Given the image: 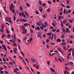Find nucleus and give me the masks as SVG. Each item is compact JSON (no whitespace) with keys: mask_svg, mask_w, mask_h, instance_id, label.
<instances>
[{"mask_svg":"<svg viewBox=\"0 0 74 74\" xmlns=\"http://www.w3.org/2000/svg\"><path fill=\"white\" fill-rule=\"evenodd\" d=\"M26 5L27 7H30V4L28 3H26Z\"/></svg>","mask_w":74,"mask_h":74,"instance_id":"9b49d317","label":"nucleus"},{"mask_svg":"<svg viewBox=\"0 0 74 74\" xmlns=\"http://www.w3.org/2000/svg\"><path fill=\"white\" fill-rule=\"evenodd\" d=\"M11 6L12 7V8H14V5L12 4H11Z\"/></svg>","mask_w":74,"mask_h":74,"instance_id":"7c9ffc66","label":"nucleus"},{"mask_svg":"<svg viewBox=\"0 0 74 74\" xmlns=\"http://www.w3.org/2000/svg\"><path fill=\"white\" fill-rule=\"evenodd\" d=\"M39 3V4H40V5H42V2H41V1L40 0H39L38 1Z\"/></svg>","mask_w":74,"mask_h":74,"instance_id":"a211bd4d","label":"nucleus"},{"mask_svg":"<svg viewBox=\"0 0 74 74\" xmlns=\"http://www.w3.org/2000/svg\"><path fill=\"white\" fill-rule=\"evenodd\" d=\"M5 35H4V34H3V35L1 36V38L2 39H3V37H5Z\"/></svg>","mask_w":74,"mask_h":74,"instance_id":"6ab92c4d","label":"nucleus"},{"mask_svg":"<svg viewBox=\"0 0 74 74\" xmlns=\"http://www.w3.org/2000/svg\"><path fill=\"white\" fill-rule=\"evenodd\" d=\"M52 26H53L54 27H55V23H52Z\"/></svg>","mask_w":74,"mask_h":74,"instance_id":"c756f323","label":"nucleus"},{"mask_svg":"<svg viewBox=\"0 0 74 74\" xmlns=\"http://www.w3.org/2000/svg\"><path fill=\"white\" fill-rule=\"evenodd\" d=\"M70 0H66V2L67 4H69V1Z\"/></svg>","mask_w":74,"mask_h":74,"instance_id":"58836bf2","label":"nucleus"},{"mask_svg":"<svg viewBox=\"0 0 74 74\" xmlns=\"http://www.w3.org/2000/svg\"><path fill=\"white\" fill-rule=\"evenodd\" d=\"M30 31L31 33H33V31L31 29H30Z\"/></svg>","mask_w":74,"mask_h":74,"instance_id":"4c0bfd02","label":"nucleus"},{"mask_svg":"<svg viewBox=\"0 0 74 74\" xmlns=\"http://www.w3.org/2000/svg\"><path fill=\"white\" fill-rule=\"evenodd\" d=\"M14 35H12V38H14V39H16V38L15 37V34H14Z\"/></svg>","mask_w":74,"mask_h":74,"instance_id":"f8f14e48","label":"nucleus"},{"mask_svg":"<svg viewBox=\"0 0 74 74\" xmlns=\"http://www.w3.org/2000/svg\"><path fill=\"white\" fill-rule=\"evenodd\" d=\"M50 62L49 61H47V64H48V65H49Z\"/></svg>","mask_w":74,"mask_h":74,"instance_id":"052dcab7","label":"nucleus"},{"mask_svg":"<svg viewBox=\"0 0 74 74\" xmlns=\"http://www.w3.org/2000/svg\"><path fill=\"white\" fill-rule=\"evenodd\" d=\"M0 42L1 44H3V41L1 40H0Z\"/></svg>","mask_w":74,"mask_h":74,"instance_id":"6e6d98bb","label":"nucleus"},{"mask_svg":"<svg viewBox=\"0 0 74 74\" xmlns=\"http://www.w3.org/2000/svg\"><path fill=\"white\" fill-rule=\"evenodd\" d=\"M3 62H5L6 60H5V58H3Z\"/></svg>","mask_w":74,"mask_h":74,"instance_id":"338daca9","label":"nucleus"},{"mask_svg":"<svg viewBox=\"0 0 74 74\" xmlns=\"http://www.w3.org/2000/svg\"><path fill=\"white\" fill-rule=\"evenodd\" d=\"M57 41L58 42H60V40L59 39H58L57 40Z\"/></svg>","mask_w":74,"mask_h":74,"instance_id":"a18cd8bd","label":"nucleus"},{"mask_svg":"<svg viewBox=\"0 0 74 74\" xmlns=\"http://www.w3.org/2000/svg\"><path fill=\"white\" fill-rule=\"evenodd\" d=\"M46 47H47V49H49V47L47 45H46Z\"/></svg>","mask_w":74,"mask_h":74,"instance_id":"c03bdc74","label":"nucleus"},{"mask_svg":"<svg viewBox=\"0 0 74 74\" xmlns=\"http://www.w3.org/2000/svg\"><path fill=\"white\" fill-rule=\"evenodd\" d=\"M66 42H64V43L61 44V45H66Z\"/></svg>","mask_w":74,"mask_h":74,"instance_id":"e433bc0d","label":"nucleus"},{"mask_svg":"<svg viewBox=\"0 0 74 74\" xmlns=\"http://www.w3.org/2000/svg\"><path fill=\"white\" fill-rule=\"evenodd\" d=\"M2 47H3V49L5 51H7V48H6V47H5V46H4L3 45H2Z\"/></svg>","mask_w":74,"mask_h":74,"instance_id":"39448f33","label":"nucleus"},{"mask_svg":"<svg viewBox=\"0 0 74 74\" xmlns=\"http://www.w3.org/2000/svg\"><path fill=\"white\" fill-rule=\"evenodd\" d=\"M54 52H56V53H59V52H58V50H56V51H54Z\"/></svg>","mask_w":74,"mask_h":74,"instance_id":"864d4df0","label":"nucleus"},{"mask_svg":"<svg viewBox=\"0 0 74 74\" xmlns=\"http://www.w3.org/2000/svg\"><path fill=\"white\" fill-rule=\"evenodd\" d=\"M35 13L36 15H38L39 14V12L37 11H36Z\"/></svg>","mask_w":74,"mask_h":74,"instance_id":"4be33fe9","label":"nucleus"},{"mask_svg":"<svg viewBox=\"0 0 74 74\" xmlns=\"http://www.w3.org/2000/svg\"><path fill=\"white\" fill-rule=\"evenodd\" d=\"M52 31L53 32H56V29H52Z\"/></svg>","mask_w":74,"mask_h":74,"instance_id":"c85d7f7f","label":"nucleus"},{"mask_svg":"<svg viewBox=\"0 0 74 74\" xmlns=\"http://www.w3.org/2000/svg\"><path fill=\"white\" fill-rule=\"evenodd\" d=\"M62 19H63V16H62H62H59L58 17V20H59V21H60Z\"/></svg>","mask_w":74,"mask_h":74,"instance_id":"f257e3e1","label":"nucleus"},{"mask_svg":"<svg viewBox=\"0 0 74 74\" xmlns=\"http://www.w3.org/2000/svg\"><path fill=\"white\" fill-rule=\"evenodd\" d=\"M70 6H66V8H67V9L69 8H70Z\"/></svg>","mask_w":74,"mask_h":74,"instance_id":"4d7b16f0","label":"nucleus"},{"mask_svg":"<svg viewBox=\"0 0 74 74\" xmlns=\"http://www.w3.org/2000/svg\"><path fill=\"white\" fill-rule=\"evenodd\" d=\"M63 13L64 14H66V10L64 9L63 11Z\"/></svg>","mask_w":74,"mask_h":74,"instance_id":"5fc2aeb1","label":"nucleus"},{"mask_svg":"<svg viewBox=\"0 0 74 74\" xmlns=\"http://www.w3.org/2000/svg\"><path fill=\"white\" fill-rule=\"evenodd\" d=\"M9 64L10 65H12L13 64L12 63V62H10L9 63Z\"/></svg>","mask_w":74,"mask_h":74,"instance_id":"37998d69","label":"nucleus"},{"mask_svg":"<svg viewBox=\"0 0 74 74\" xmlns=\"http://www.w3.org/2000/svg\"><path fill=\"white\" fill-rule=\"evenodd\" d=\"M0 32H3L4 30H3V28H1L0 29Z\"/></svg>","mask_w":74,"mask_h":74,"instance_id":"aec40b11","label":"nucleus"},{"mask_svg":"<svg viewBox=\"0 0 74 74\" xmlns=\"http://www.w3.org/2000/svg\"><path fill=\"white\" fill-rule=\"evenodd\" d=\"M14 21H15L16 20V17H15V16H14V19H13Z\"/></svg>","mask_w":74,"mask_h":74,"instance_id":"09e8293b","label":"nucleus"},{"mask_svg":"<svg viewBox=\"0 0 74 74\" xmlns=\"http://www.w3.org/2000/svg\"><path fill=\"white\" fill-rule=\"evenodd\" d=\"M69 28H67L66 30V33H67V32H69Z\"/></svg>","mask_w":74,"mask_h":74,"instance_id":"f3484780","label":"nucleus"},{"mask_svg":"<svg viewBox=\"0 0 74 74\" xmlns=\"http://www.w3.org/2000/svg\"><path fill=\"white\" fill-rule=\"evenodd\" d=\"M61 26L62 27H63V22H61Z\"/></svg>","mask_w":74,"mask_h":74,"instance_id":"5701e85b","label":"nucleus"},{"mask_svg":"<svg viewBox=\"0 0 74 74\" xmlns=\"http://www.w3.org/2000/svg\"><path fill=\"white\" fill-rule=\"evenodd\" d=\"M25 60H26L27 61V62L28 63H29V60H28L27 59V58H25Z\"/></svg>","mask_w":74,"mask_h":74,"instance_id":"13d9d810","label":"nucleus"},{"mask_svg":"<svg viewBox=\"0 0 74 74\" xmlns=\"http://www.w3.org/2000/svg\"><path fill=\"white\" fill-rule=\"evenodd\" d=\"M22 33L23 34H27V32H26V30L24 29L23 31H22Z\"/></svg>","mask_w":74,"mask_h":74,"instance_id":"423d86ee","label":"nucleus"},{"mask_svg":"<svg viewBox=\"0 0 74 74\" xmlns=\"http://www.w3.org/2000/svg\"><path fill=\"white\" fill-rule=\"evenodd\" d=\"M6 19L7 20H10L11 19V18L8 17H6Z\"/></svg>","mask_w":74,"mask_h":74,"instance_id":"f704fd0d","label":"nucleus"},{"mask_svg":"<svg viewBox=\"0 0 74 74\" xmlns=\"http://www.w3.org/2000/svg\"><path fill=\"white\" fill-rule=\"evenodd\" d=\"M69 22L70 23H73V21L71 20V19H70L69 21Z\"/></svg>","mask_w":74,"mask_h":74,"instance_id":"bb28decb","label":"nucleus"},{"mask_svg":"<svg viewBox=\"0 0 74 74\" xmlns=\"http://www.w3.org/2000/svg\"><path fill=\"white\" fill-rule=\"evenodd\" d=\"M65 69H66V70H68L69 71V69H68V68L67 67V66H65Z\"/></svg>","mask_w":74,"mask_h":74,"instance_id":"cd10ccee","label":"nucleus"},{"mask_svg":"<svg viewBox=\"0 0 74 74\" xmlns=\"http://www.w3.org/2000/svg\"><path fill=\"white\" fill-rule=\"evenodd\" d=\"M46 11L47 12H49L51 11V9H47Z\"/></svg>","mask_w":74,"mask_h":74,"instance_id":"ddd939ff","label":"nucleus"},{"mask_svg":"<svg viewBox=\"0 0 74 74\" xmlns=\"http://www.w3.org/2000/svg\"><path fill=\"white\" fill-rule=\"evenodd\" d=\"M21 27H22V28L21 29V30H25V28H24V26H22Z\"/></svg>","mask_w":74,"mask_h":74,"instance_id":"dca6fc26","label":"nucleus"},{"mask_svg":"<svg viewBox=\"0 0 74 74\" xmlns=\"http://www.w3.org/2000/svg\"><path fill=\"white\" fill-rule=\"evenodd\" d=\"M17 40L18 41V42H20L21 41V40H20V39H18V38L17 39Z\"/></svg>","mask_w":74,"mask_h":74,"instance_id":"bf43d9fd","label":"nucleus"},{"mask_svg":"<svg viewBox=\"0 0 74 74\" xmlns=\"http://www.w3.org/2000/svg\"><path fill=\"white\" fill-rule=\"evenodd\" d=\"M40 29H41V30H43V29H44V28H44L42 26L40 27Z\"/></svg>","mask_w":74,"mask_h":74,"instance_id":"de8ad7c7","label":"nucleus"},{"mask_svg":"<svg viewBox=\"0 0 74 74\" xmlns=\"http://www.w3.org/2000/svg\"><path fill=\"white\" fill-rule=\"evenodd\" d=\"M36 64H34L33 65L34 67H36V66H37V62H36Z\"/></svg>","mask_w":74,"mask_h":74,"instance_id":"a19ab883","label":"nucleus"},{"mask_svg":"<svg viewBox=\"0 0 74 74\" xmlns=\"http://www.w3.org/2000/svg\"><path fill=\"white\" fill-rule=\"evenodd\" d=\"M1 29H3V27H4V26H3V25H2V24H1Z\"/></svg>","mask_w":74,"mask_h":74,"instance_id":"e2e57ef3","label":"nucleus"},{"mask_svg":"<svg viewBox=\"0 0 74 74\" xmlns=\"http://www.w3.org/2000/svg\"><path fill=\"white\" fill-rule=\"evenodd\" d=\"M24 26H27V25H28V24L27 23L24 24Z\"/></svg>","mask_w":74,"mask_h":74,"instance_id":"774afa93","label":"nucleus"},{"mask_svg":"<svg viewBox=\"0 0 74 74\" xmlns=\"http://www.w3.org/2000/svg\"><path fill=\"white\" fill-rule=\"evenodd\" d=\"M6 33H7L8 34H9V31H8V29H6Z\"/></svg>","mask_w":74,"mask_h":74,"instance_id":"a878e982","label":"nucleus"},{"mask_svg":"<svg viewBox=\"0 0 74 74\" xmlns=\"http://www.w3.org/2000/svg\"><path fill=\"white\" fill-rule=\"evenodd\" d=\"M20 9L21 11H22V10H23V8H22V7L21 6L20 7Z\"/></svg>","mask_w":74,"mask_h":74,"instance_id":"c9c22d12","label":"nucleus"},{"mask_svg":"<svg viewBox=\"0 0 74 74\" xmlns=\"http://www.w3.org/2000/svg\"><path fill=\"white\" fill-rule=\"evenodd\" d=\"M72 49H73L72 48H71V49H70L69 50V52H70L71 51V50H72Z\"/></svg>","mask_w":74,"mask_h":74,"instance_id":"603ef678","label":"nucleus"},{"mask_svg":"<svg viewBox=\"0 0 74 74\" xmlns=\"http://www.w3.org/2000/svg\"><path fill=\"white\" fill-rule=\"evenodd\" d=\"M37 25L38 26H41V24H40L38 22L37 23Z\"/></svg>","mask_w":74,"mask_h":74,"instance_id":"393cba45","label":"nucleus"},{"mask_svg":"<svg viewBox=\"0 0 74 74\" xmlns=\"http://www.w3.org/2000/svg\"><path fill=\"white\" fill-rule=\"evenodd\" d=\"M32 28H33V29H34V28H35V26H34L33 25H32Z\"/></svg>","mask_w":74,"mask_h":74,"instance_id":"8fccbe9b","label":"nucleus"},{"mask_svg":"<svg viewBox=\"0 0 74 74\" xmlns=\"http://www.w3.org/2000/svg\"><path fill=\"white\" fill-rule=\"evenodd\" d=\"M70 63L72 66H73V62H70Z\"/></svg>","mask_w":74,"mask_h":74,"instance_id":"473e14b6","label":"nucleus"},{"mask_svg":"<svg viewBox=\"0 0 74 74\" xmlns=\"http://www.w3.org/2000/svg\"><path fill=\"white\" fill-rule=\"evenodd\" d=\"M39 10L40 11V12L41 13H42V8L41 6L39 7Z\"/></svg>","mask_w":74,"mask_h":74,"instance_id":"7ed1b4c3","label":"nucleus"},{"mask_svg":"<svg viewBox=\"0 0 74 74\" xmlns=\"http://www.w3.org/2000/svg\"><path fill=\"white\" fill-rule=\"evenodd\" d=\"M22 15V16L24 18H26V15L23 12H21V16Z\"/></svg>","mask_w":74,"mask_h":74,"instance_id":"20e7f679","label":"nucleus"},{"mask_svg":"<svg viewBox=\"0 0 74 74\" xmlns=\"http://www.w3.org/2000/svg\"><path fill=\"white\" fill-rule=\"evenodd\" d=\"M50 70L51 71H52V72H55V70L52 68L50 69Z\"/></svg>","mask_w":74,"mask_h":74,"instance_id":"6e6552de","label":"nucleus"},{"mask_svg":"<svg viewBox=\"0 0 74 74\" xmlns=\"http://www.w3.org/2000/svg\"><path fill=\"white\" fill-rule=\"evenodd\" d=\"M47 35L48 36H51V35H52V33H47Z\"/></svg>","mask_w":74,"mask_h":74,"instance_id":"b1692460","label":"nucleus"},{"mask_svg":"<svg viewBox=\"0 0 74 74\" xmlns=\"http://www.w3.org/2000/svg\"><path fill=\"white\" fill-rule=\"evenodd\" d=\"M10 9L11 11H12L13 13H15V10H14V9H12V7H11V6H10Z\"/></svg>","mask_w":74,"mask_h":74,"instance_id":"f03ea898","label":"nucleus"},{"mask_svg":"<svg viewBox=\"0 0 74 74\" xmlns=\"http://www.w3.org/2000/svg\"><path fill=\"white\" fill-rule=\"evenodd\" d=\"M39 67V66H38V65H37V66H36V69H38Z\"/></svg>","mask_w":74,"mask_h":74,"instance_id":"49530a36","label":"nucleus"},{"mask_svg":"<svg viewBox=\"0 0 74 74\" xmlns=\"http://www.w3.org/2000/svg\"><path fill=\"white\" fill-rule=\"evenodd\" d=\"M20 53H21V54H22L23 56H25V54H24V53H23V52H22L21 51H20Z\"/></svg>","mask_w":74,"mask_h":74,"instance_id":"412c9836","label":"nucleus"},{"mask_svg":"<svg viewBox=\"0 0 74 74\" xmlns=\"http://www.w3.org/2000/svg\"><path fill=\"white\" fill-rule=\"evenodd\" d=\"M25 15H26V16H29V14H28V13H27V12L25 11Z\"/></svg>","mask_w":74,"mask_h":74,"instance_id":"4468645a","label":"nucleus"},{"mask_svg":"<svg viewBox=\"0 0 74 74\" xmlns=\"http://www.w3.org/2000/svg\"><path fill=\"white\" fill-rule=\"evenodd\" d=\"M15 70L16 71H19V69H18V68H16L15 69Z\"/></svg>","mask_w":74,"mask_h":74,"instance_id":"0e129e2a","label":"nucleus"},{"mask_svg":"<svg viewBox=\"0 0 74 74\" xmlns=\"http://www.w3.org/2000/svg\"><path fill=\"white\" fill-rule=\"evenodd\" d=\"M54 27H53V26H51L50 27V29H53Z\"/></svg>","mask_w":74,"mask_h":74,"instance_id":"69168bd1","label":"nucleus"},{"mask_svg":"<svg viewBox=\"0 0 74 74\" xmlns=\"http://www.w3.org/2000/svg\"><path fill=\"white\" fill-rule=\"evenodd\" d=\"M14 73H17V74H19V73H18V72H17L16 70H14Z\"/></svg>","mask_w":74,"mask_h":74,"instance_id":"72a5a7b5","label":"nucleus"},{"mask_svg":"<svg viewBox=\"0 0 74 74\" xmlns=\"http://www.w3.org/2000/svg\"><path fill=\"white\" fill-rule=\"evenodd\" d=\"M67 20L66 19H65L63 21V23L64 24H65L66 22H67Z\"/></svg>","mask_w":74,"mask_h":74,"instance_id":"1a4fd4ad","label":"nucleus"},{"mask_svg":"<svg viewBox=\"0 0 74 74\" xmlns=\"http://www.w3.org/2000/svg\"><path fill=\"white\" fill-rule=\"evenodd\" d=\"M62 30L63 32V33H65L66 31H65V30L64 29L62 28Z\"/></svg>","mask_w":74,"mask_h":74,"instance_id":"2eb2a0df","label":"nucleus"},{"mask_svg":"<svg viewBox=\"0 0 74 74\" xmlns=\"http://www.w3.org/2000/svg\"><path fill=\"white\" fill-rule=\"evenodd\" d=\"M40 24H41V25H42V26L43 28H45V27H46V26L44 25V24H42V23L40 21Z\"/></svg>","mask_w":74,"mask_h":74,"instance_id":"0eeeda50","label":"nucleus"},{"mask_svg":"<svg viewBox=\"0 0 74 74\" xmlns=\"http://www.w3.org/2000/svg\"><path fill=\"white\" fill-rule=\"evenodd\" d=\"M31 60L32 61V62H34V63H35V62H36V61H35V60H34L33 58H31Z\"/></svg>","mask_w":74,"mask_h":74,"instance_id":"9d476101","label":"nucleus"},{"mask_svg":"<svg viewBox=\"0 0 74 74\" xmlns=\"http://www.w3.org/2000/svg\"><path fill=\"white\" fill-rule=\"evenodd\" d=\"M4 11L5 13H7L8 12V10L5 9L4 10Z\"/></svg>","mask_w":74,"mask_h":74,"instance_id":"79ce46f5","label":"nucleus"},{"mask_svg":"<svg viewBox=\"0 0 74 74\" xmlns=\"http://www.w3.org/2000/svg\"><path fill=\"white\" fill-rule=\"evenodd\" d=\"M44 24L46 26H47V23L46 22H45L44 23Z\"/></svg>","mask_w":74,"mask_h":74,"instance_id":"ea45409f","label":"nucleus"},{"mask_svg":"<svg viewBox=\"0 0 74 74\" xmlns=\"http://www.w3.org/2000/svg\"><path fill=\"white\" fill-rule=\"evenodd\" d=\"M42 5L43 7H45V6H46V4L45 3H44L42 4Z\"/></svg>","mask_w":74,"mask_h":74,"instance_id":"2f4dec72","label":"nucleus"},{"mask_svg":"<svg viewBox=\"0 0 74 74\" xmlns=\"http://www.w3.org/2000/svg\"><path fill=\"white\" fill-rule=\"evenodd\" d=\"M62 14H63V12H61L60 13V15H62Z\"/></svg>","mask_w":74,"mask_h":74,"instance_id":"3c124183","label":"nucleus"},{"mask_svg":"<svg viewBox=\"0 0 74 74\" xmlns=\"http://www.w3.org/2000/svg\"><path fill=\"white\" fill-rule=\"evenodd\" d=\"M37 37H39V38H41V36H40L39 35H38Z\"/></svg>","mask_w":74,"mask_h":74,"instance_id":"680f3d73","label":"nucleus"}]
</instances>
